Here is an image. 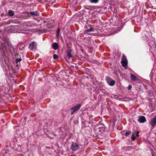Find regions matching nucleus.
Returning a JSON list of instances; mask_svg holds the SVG:
<instances>
[{"label": "nucleus", "instance_id": "nucleus-1", "mask_svg": "<svg viewBox=\"0 0 156 156\" xmlns=\"http://www.w3.org/2000/svg\"><path fill=\"white\" fill-rule=\"evenodd\" d=\"M2 41L1 42V47L0 49H12L13 47L10 43L7 40L6 38L3 37L2 38Z\"/></svg>", "mask_w": 156, "mask_h": 156}, {"label": "nucleus", "instance_id": "nucleus-2", "mask_svg": "<svg viewBox=\"0 0 156 156\" xmlns=\"http://www.w3.org/2000/svg\"><path fill=\"white\" fill-rule=\"evenodd\" d=\"M81 106V105L79 104L77 105H76L72 108L71 109V115H73L76 111H78Z\"/></svg>", "mask_w": 156, "mask_h": 156}, {"label": "nucleus", "instance_id": "nucleus-3", "mask_svg": "<svg viewBox=\"0 0 156 156\" xmlns=\"http://www.w3.org/2000/svg\"><path fill=\"white\" fill-rule=\"evenodd\" d=\"M128 61L126 56L124 54L122 55V58L121 60V64L123 67H125L127 66Z\"/></svg>", "mask_w": 156, "mask_h": 156}, {"label": "nucleus", "instance_id": "nucleus-4", "mask_svg": "<svg viewBox=\"0 0 156 156\" xmlns=\"http://www.w3.org/2000/svg\"><path fill=\"white\" fill-rule=\"evenodd\" d=\"M74 55V53L72 49H70L66 51V57L69 58H72Z\"/></svg>", "mask_w": 156, "mask_h": 156}, {"label": "nucleus", "instance_id": "nucleus-5", "mask_svg": "<svg viewBox=\"0 0 156 156\" xmlns=\"http://www.w3.org/2000/svg\"><path fill=\"white\" fill-rule=\"evenodd\" d=\"M106 80L108 84L111 86H114L115 83V80H112L109 77L106 78Z\"/></svg>", "mask_w": 156, "mask_h": 156}, {"label": "nucleus", "instance_id": "nucleus-6", "mask_svg": "<svg viewBox=\"0 0 156 156\" xmlns=\"http://www.w3.org/2000/svg\"><path fill=\"white\" fill-rule=\"evenodd\" d=\"M79 147V145L77 143H72L71 145V148L72 150L75 151Z\"/></svg>", "mask_w": 156, "mask_h": 156}, {"label": "nucleus", "instance_id": "nucleus-7", "mask_svg": "<svg viewBox=\"0 0 156 156\" xmlns=\"http://www.w3.org/2000/svg\"><path fill=\"white\" fill-rule=\"evenodd\" d=\"M138 121L140 123H144L146 121V119L144 116H140L138 119Z\"/></svg>", "mask_w": 156, "mask_h": 156}, {"label": "nucleus", "instance_id": "nucleus-8", "mask_svg": "<svg viewBox=\"0 0 156 156\" xmlns=\"http://www.w3.org/2000/svg\"><path fill=\"white\" fill-rule=\"evenodd\" d=\"M150 123L152 127H154L156 124V116L151 119Z\"/></svg>", "mask_w": 156, "mask_h": 156}, {"label": "nucleus", "instance_id": "nucleus-9", "mask_svg": "<svg viewBox=\"0 0 156 156\" xmlns=\"http://www.w3.org/2000/svg\"><path fill=\"white\" fill-rule=\"evenodd\" d=\"M37 44L36 42L33 41L30 43L29 46V48L30 49H34L36 48Z\"/></svg>", "mask_w": 156, "mask_h": 156}, {"label": "nucleus", "instance_id": "nucleus-10", "mask_svg": "<svg viewBox=\"0 0 156 156\" xmlns=\"http://www.w3.org/2000/svg\"><path fill=\"white\" fill-rule=\"evenodd\" d=\"M88 27H89L90 28L87 30H85L84 32V34H88L89 32L94 31V29L92 27H91L90 25H88Z\"/></svg>", "mask_w": 156, "mask_h": 156}, {"label": "nucleus", "instance_id": "nucleus-11", "mask_svg": "<svg viewBox=\"0 0 156 156\" xmlns=\"http://www.w3.org/2000/svg\"><path fill=\"white\" fill-rule=\"evenodd\" d=\"M138 134L139 132L138 131L136 133L134 132L133 133L132 136L131 137L132 140H135L136 137L138 136Z\"/></svg>", "mask_w": 156, "mask_h": 156}, {"label": "nucleus", "instance_id": "nucleus-12", "mask_svg": "<svg viewBox=\"0 0 156 156\" xmlns=\"http://www.w3.org/2000/svg\"><path fill=\"white\" fill-rule=\"evenodd\" d=\"M130 78L132 81H135L138 80L137 77L133 74L131 75Z\"/></svg>", "mask_w": 156, "mask_h": 156}, {"label": "nucleus", "instance_id": "nucleus-13", "mask_svg": "<svg viewBox=\"0 0 156 156\" xmlns=\"http://www.w3.org/2000/svg\"><path fill=\"white\" fill-rule=\"evenodd\" d=\"M22 59L21 57L17 58L16 60V62L17 66H18L20 64V62L21 61Z\"/></svg>", "mask_w": 156, "mask_h": 156}, {"label": "nucleus", "instance_id": "nucleus-14", "mask_svg": "<svg viewBox=\"0 0 156 156\" xmlns=\"http://www.w3.org/2000/svg\"><path fill=\"white\" fill-rule=\"evenodd\" d=\"M30 14L32 15H34L35 16H38L39 15L38 12L37 11H36L35 12H30Z\"/></svg>", "mask_w": 156, "mask_h": 156}, {"label": "nucleus", "instance_id": "nucleus-15", "mask_svg": "<svg viewBox=\"0 0 156 156\" xmlns=\"http://www.w3.org/2000/svg\"><path fill=\"white\" fill-rule=\"evenodd\" d=\"M52 48L53 49H58V45L56 42H55L52 44Z\"/></svg>", "mask_w": 156, "mask_h": 156}, {"label": "nucleus", "instance_id": "nucleus-16", "mask_svg": "<svg viewBox=\"0 0 156 156\" xmlns=\"http://www.w3.org/2000/svg\"><path fill=\"white\" fill-rule=\"evenodd\" d=\"M60 31V29L59 28H58L57 31L56 36L57 38L59 37V34Z\"/></svg>", "mask_w": 156, "mask_h": 156}, {"label": "nucleus", "instance_id": "nucleus-17", "mask_svg": "<svg viewBox=\"0 0 156 156\" xmlns=\"http://www.w3.org/2000/svg\"><path fill=\"white\" fill-rule=\"evenodd\" d=\"M8 14L10 16H12L14 15V13L11 10H10L9 11Z\"/></svg>", "mask_w": 156, "mask_h": 156}, {"label": "nucleus", "instance_id": "nucleus-18", "mask_svg": "<svg viewBox=\"0 0 156 156\" xmlns=\"http://www.w3.org/2000/svg\"><path fill=\"white\" fill-rule=\"evenodd\" d=\"M99 0H90L91 3H96L98 2Z\"/></svg>", "mask_w": 156, "mask_h": 156}, {"label": "nucleus", "instance_id": "nucleus-19", "mask_svg": "<svg viewBox=\"0 0 156 156\" xmlns=\"http://www.w3.org/2000/svg\"><path fill=\"white\" fill-rule=\"evenodd\" d=\"M58 57V56L56 54H54L53 55V58L55 59H57Z\"/></svg>", "mask_w": 156, "mask_h": 156}, {"label": "nucleus", "instance_id": "nucleus-20", "mask_svg": "<svg viewBox=\"0 0 156 156\" xmlns=\"http://www.w3.org/2000/svg\"><path fill=\"white\" fill-rule=\"evenodd\" d=\"M130 131H129L128 132H126L125 134V135L126 136H128L130 134Z\"/></svg>", "mask_w": 156, "mask_h": 156}, {"label": "nucleus", "instance_id": "nucleus-21", "mask_svg": "<svg viewBox=\"0 0 156 156\" xmlns=\"http://www.w3.org/2000/svg\"><path fill=\"white\" fill-rule=\"evenodd\" d=\"M40 32H46V30L45 29H42V30H40Z\"/></svg>", "mask_w": 156, "mask_h": 156}, {"label": "nucleus", "instance_id": "nucleus-22", "mask_svg": "<svg viewBox=\"0 0 156 156\" xmlns=\"http://www.w3.org/2000/svg\"><path fill=\"white\" fill-rule=\"evenodd\" d=\"M19 57H20L19 54V53L16 54L15 55V57L16 58Z\"/></svg>", "mask_w": 156, "mask_h": 156}, {"label": "nucleus", "instance_id": "nucleus-23", "mask_svg": "<svg viewBox=\"0 0 156 156\" xmlns=\"http://www.w3.org/2000/svg\"><path fill=\"white\" fill-rule=\"evenodd\" d=\"M132 88V86L131 85H129L128 87V89L129 90H130Z\"/></svg>", "mask_w": 156, "mask_h": 156}, {"label": "nucleus", "instance_id": "nucleus-24", "mask_svg": "<svg viewBox=\"0 0 156 156\" xmlns=\"http://www.w3.org/2000/svg\"><path fill=\"white\" fill-rule=\"evenodd\" d=\"M81 51L83 52L84 51L83 50V49H80Z\"/></svg>", "mask_w": 156, "mask_h": 156}]
</instances>
